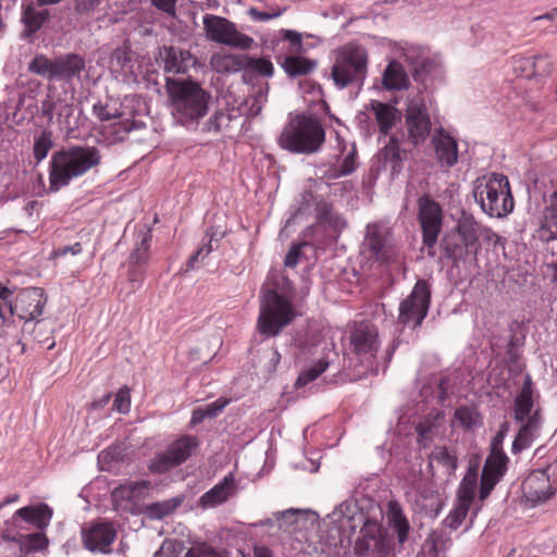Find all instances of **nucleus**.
Masks as SVG:
<instances>
[{"label": "nucleus", "mask_w": 557, "mask_h": 557, "mask_svg": "<svg viewBox=\"0 0 557 557\" xmlns=\"http://www.w3.org/2000/svg\"><path fill=\"white\" fill-rule=\"evenodd\" d=\"M49 17L50 12L47 9H38L34 3L23 4L21 21L24 29L22 37L32 39Z\"/></svg>", "instance_id": "obj_25"}, {"label": "nucleus", "mask_w": 557, "mask_h": 557, "mask_svg": "<svg viewBox=\"0 0 557 557\" xmlns=\"http://www.w3.org/2000/svg\"><path fill=\"white\" fill-rule=\"evenodd\" d=\"M285 11H286V8H278V7L276 9L271 8V10L269 12H262V11L258 10L257 8H250L248 10V14L255 21L265 22V21L273 20V18L281 16Z\"/></svg>", "instance_id": "obj_58"}, {"label": "nucleus", "mask_w": 557, "mask_h": 557, "mask_svg": "<svg viewBox=\"0 0 557 557\" xmlns=\"http://www.w3.org/2000/svg\"><path fill=\"white\" fill-rule=\"evenodd\" d=\"M386 518L388 525L397 535L398 544L401 546L408 540L410 525L397 502L391 500L388 503Z\"/></svg>", "instance_id": "obj_31"}, {"label": "nucleus", "mask_w": 557, "mask_h": 557, "mask_svg": "<svg viewBox=\"0 0 557 557\" xmlns=\"http://www.w3.org/2000/svg\"><path fill=\"white\" fill-rule=\"evenodd\" d=\"M475 201L483 212L492 218L508 215L515 207L508 177L500 173H488L473 182Z\"/></svg>", "instance_id": "obj_5"}, {"label": "nucleus", "mask_w": 557, "mask_h": 557, "mask_svg": "<svg viewBox=\"0 0 557 557\" xmlns=\"http://www.w3.org/2000/svg\"><path fill=\"white\" fill-rule=\"evenodd\" d=\"M523 495L533 506L550 499L556 490L552 487L549 475L545 470L532 471L522 483Z\"/></svg>", "instance_id": "obj_20"}, {"label": "nucleus", "mask_w": 557, "mask_h": 557, "mask_svg": "<svg viewBox=\"0 0 557 557\" xmlns=\"http://www.w3.org/2000/svg\"><path fill=\"white\" fill-rule=\"evenodd\" d=\"M3 537L20 544L25 553L40 552L47 548L49 541L45 533L37 532L32 534L16 533L12 535L8 529L3 532Z\"/></svg>", "instance_id": "obj_33"}, {"label": "nucleus", "mask_w": 557, "mask_h": 557, "mask_svg": "<svg viewBox=\"0 0 557 557\" xmlns=\"http://www.w3.org/2000/svg\"><path fill=\"white\" fill-rule=\"evenodd\" d=\"M366 244L377 261L382 263L397 262L399 249L387 230L376 224L369 225Z\"/></svg>", "instance_id": "obj_15"}, {"label": "nucleus", "mask_w": 557, "mask_h": 557, "mask_svg": "<svg viewBox=\"0 0 557 557\" xmlns=\"http://www.w3.org/2000/svg\"><path fill=\"white\" fill-rule=\"evenodd\" d=\"M127 267V280L133 284H137L138 286L141 285L145 280L147 267L132 263H128Z\"/></svg>", "instance_id": "obj_60"}, {"label": "nucleus", "mask_w": 557, "mask_h": 557, "mask_svg": "<svg viewBox=\"0 0 557 557\" xmlns=\"http://www.w3.org/2000/svg\"><path fill=\"white\" fill-rule=\"evenodd\" d=\"M276 61L290 77L307 75L317 66L315 61L297 54L280 55Z\"/></svg>", "instance_id": "obj_32"}, {"label": "nucleus", "mask_w": 557, "mask_h": 557, "mask_svg": "<svg viewBox=\"0 0 557 557\" xmlns=\"http://www.w3.org/2000/svg\"><path fill=\"white\" fill-rule=\"evenodd\" d=\"M456 233L458 238L466 245L472 255H476L481 245L480 239H492L495 234L493 231L474 220L473 216H462L457 225Z\"/></svg>", "instance_id": "obj_19"}, {"label": "nucleus", "mask_w": 557, "mask_h": 557, "mask_svg": "<svg viewBox=\"0 0 557 557\" xmlns=\"http://www.w3.org/2000/svg\"><path fill=\"white\" fill-rule=\"evenodd\" d=\"M349 343L354 354L361 361H372L381 344L376 326L369 322L356 324L350 333Z\"/></svg>", "instance_id": "obj_14"}, {"label": "nucleus", "mask_w": 557, "mask_h": 557, "mask_svg": "<svg viewBox=\"0 0 557 557\" xmlns=\"http://www.w3.org/2000/svg\"><path fill=\"white\" fill-rule=\"evenodd\" d=\"M151 4L166 15L174 17L176 15V3L178 0H150Z\"/></svg>", "instance_id": "obj_64"}, {"label": "nucleus", "mask_w": 557, "mask_h": 557, "mask_svg": "<svg viewBox=\"0 0 557 557\" xmlns=\"http://www.w3.org/2000/svg\"><path fill=\"white\" fill-rule=\"evenodd\" d=\"M509 458L505 454L502 447H491V453L487 456L484 467L487 468L491 472L499 473V475L504 476L507 472V463Z\"/></svg>", "instance_id": "obj_44"}, {"label": "nucleus", "mask_w": 557, "mask_h": 557, "mask_svg": "<svg viewBox=\"0 0 557 557\" xmlns=\"http://www.w3.org/2000/svg\"><path fill=\"white\" fill-rule=\"evenodd\" d=\"M330 364L331 360L329 359V356L322 357L313 366L300 372L296 381V386L302 387L311 383L312 381L318 379L322 373H324L330 367Z\"/></svg>", "instance_id": "obj_42"}, {"label": "nucleus", "mask_w": 557, "mask_h": 557, "mask_svg": "<svg viewBox=\"0 0 557 557\" xmlns=\"http://www.w3.org/2000/svg\"><path fill=\"white\" fill-rule=\"evenodd\" d=\"M435 157L442 166L451 168L458 161V145L444 129H440L432 138Z\"/></svg>", "instance_id": "obj_22"}, {"label": "nucleus", "mask_w": 557, "mask_h": 557, "mask_svg": "<svg viewBox=\"0 0 557 557\" xmlns=\"http://www.w3.org/2000/svg\"><path fill=\"white\" fill-rule=\"evenodd\" d=\"M228 399L219 398L215 401L202 407V409L207 418H214L223 411V409L228 405Z\"/></svg>", "instance_id": "obj_63"}, {"label": "nucleus", "mask_w": 557, "mask_h": 557, "mask_svg": "<svg viewBox=\"0 0 557 557\" xmlns=\"http://www.w3.org/2000/svg\"><path fill=\"white\" fill-rule=\"evenodd\" d=\"M293 305V284L282 276L262 290L258 330L268 337L277 336L297 317Z\"/></svg>", "instance_id": "obj_1"}, {"label": "nucleus", "mask_w": 557, "mask_h": 557, "mask_svg": "<svg viewBox=\"0 0 557 557\" xmlns=\"http://www.w3.org/2000/svg\"><path fill=\"white\" fill-rule=\"evenodd\" d=\"M383 83L387 89H401L406 84V75L397 62H391L383 75Z\"/></svg>", "instance_id": "obj_43"}, {"label": "nucleus", "mask_w": 557, "mask_h": 557, "mask_svg": "<svg viewBox=\"0 0 557 557\" xmlns=\"http://www.w3.org/2000/svg\"><path fill=\"white\" fill-rule=\"evenodd\" d=\"M430 463H436L443 468L445 475L451 476L458 467V459L446 446H436L430 454Z\"/></svg>", "instance_id": "obj_39"}, {"label": "nucleus", "mask_w": 557, "mask_h": 557, "mask_svg": "<svg viewBox=\"0 0 557 557\" xmlns=\"http://www.w3.org/2000/svg\"><path fill=\"white\" fill-rule=\"evenodd\" d=\"M307 246V243H299L292 246L289 251L287 252L284 264L288 268H294L300 261L302 257V248Z\"/></svg>", "instance_id": "obj_59"}, {"label": "nucleus", "mask_w": 557, "mask_h": 557, "mask_svg": "<svg viewBox=\"0 0 557 557\" xmlns=\"http://www.w3.org/2000/svg\"><path fill=\"white\" fill-rule=\"evenodd\" d=\"M541 59V55L516 58L513 61V71L517 75L531 78L536 75V61Z\"/></svg>", "instance_id": "obj_50"}, {"label": "nucleus", "mask_w": 557, "mask_h": 557, "mask_svg": "<svg viewBox=\"0 0 557 557\" xmlns=\"http://www.w3.org/2000/svg\"><path fill=\"white\" fill-rule=\"evenodd\" d=\"M368 110L373 113L379 132L384 136L388 135L396 122L400 120V112L389 103L371 100Z\"/></svg>", "instance_id": "obj_24"}, {"label": "nucleus", "mask_w": 557, "mask_h": 557, "mask_svg": "<svg viewBox=\"0 0 557 557\" xmlns=\"http://www.w3.org/2000/svg\"><path fill=\"white\" fill-rule=\"evenodd\" d=\"M115 536V530L109 522H97L82 529V543L91 553H110Z\"/></svg>", "instance_id": "obj_18"}, {"label": "nucleus", "mask_w": 557, "mask_h": 557, "mask_svg": "<svg viewBox=\"0 0 557 557\" xmlns=\"http://www.w3.org/2000/svg\"><path fill=\"white\" fill-rule=\"evenodd\" d=\"M165 88L173 117L181 125L198 124L207 115L211 96L198 83L191 79L166 78Z\"/></svg>", "instance_id": "obj_4"}, {"label": "nucleus", "mask_w": 557, "mask_h": 557, "mask_svg": "<svg viewBox=\"0 0 557 557\" xmlns=\"http://www.w3.org/2000/svg\"><path fill=\"white\" fill-rule=\"evenodd\" d=\"M184 557H224L222 552L215 549L207 542L194 543Z\"/></svg>", "instance_id": "obj_56"}, {"label": "nucleus", "mask_w": 557, "mask_h": 557, "mask_svg": "<svg viewBox=\"0 0 557 557\" xmlns=\"http://www.w3.org/2000/svg\"><path fill=\"white\" fill-rule=\"evenodd\" d=\"M113 408L119 412L125 413L131 408V391L127 386L119 389L113 401Z\"/></svg>", "instance_id": "obj_57"}, {"label": "nucleus", "mask_w": 557, "mask_h": 557, "mask_svg": "<svg viewBox=\"0 0 557 557\" xmlns=\"http://www.w3.org/2000/svg\"><path fill=\"white\" fill-rule=\"evenodd\" d=\"M280 37L283 41H287L289 44L288 52L290 54L305 52L302 35L300 33L292 29H281Z\"/></svg>", "instance_id": "obj_55"}, {"label": "nucleus", "mask_w": 557, "mask_h": 557, "mask_svg": "<svg viewBox=\"0 0 557 557\" xmlns=\"http://www.w3.org/2000/svg\"><path fill=\"white\" fill-rule=\"evenodd\" d=\"M132 122L129 120L117 121L109 125L110 133L114 135L115 139L122 140L124 136L131 131Z\"/></svg>", "instance_id": "obj_61"}, {"label": "nucleus", "mask_w": 557, "mask_h": 557, "mask_svg": "<svg viewBox=\"0 0 557 557\" xmlns=\"http://www.w3.org/2000/svg\"><path fill=\"white\" fill-rule=\"evenodd\" d=\"M227 121H230V117L227 114H225L222 111H216L206 123V129L208 132L216 133L221 129L222 124Z\"/></svg>", "instance_id": "obj_62"}, {"label": "nucleus", "mask_w": 557, "mask_h": 557, "mask_svg": "<svg viewBox=\"0 0 557 557\" xmlns=\"http://www.w3.org/2000/svg\"><path fill=\"white\" fill-rule=\"evenodd\" d=\"M101 152L95 146L76 145L54 152L50 160V189L60 190L72 180L85 175L101 163Z\"/></svg>", "instance_id": "obj_3"}, {"label": "nucleus", "mask_w": 557, "mask_h": 557, "mask_svg": "<svg viewBox=\"0 0 557 557\" xmlns=\"http://www.w3.org/2000/svg\"><path fill=\"white\" fill-rule=\"evenodd\" d=\"M520 423L521 426L511 446V451L515 455H518L522 450L531 447L533 442L539 437L540 430L542 426L541 410L535 409L531 417H529L525 421Z\"/></svg>", "instance_id": "obj_21"}, {"label": "nucleus", "mask_w": 557, "mask_h": 557, "mask_svg": "<svg viewBox=\"0 0 557 557\" xmlns=\"http://www.w3.org/2000/svg\"><path fill=\"white\" fill-rule=\"evenodd\" d=\"M22 333L24 336L28 335L37 343L48 344V348L54 346V341L51 337V324L44 319H36L33 322L24 323Z\"/></svg>", "instance_id": "obj_35"}, {"label": "nucleus", "mask_w": 557, "mask_h": 557, "mask_svg": "<svg viewBox=\"0 0 557 557\" xmlns=\"http://www.w3.org/2000/svg\"><path fill=\"white\" fill-rule=\"evenodd\" d=\"M325 140L321 122L313 116L297 115L292 119L278 137L280 146L290 152L314 153Z\"/></svg>", "instance_id": "obj_6"}, {"label": "nucleus", "mask_w": 557, "mask_h": 557, "mask_svg": "<svg viewBox=\"0 0 557 557\" xmlns=\"http://www.w3.org/2000/svg\"><path fill=\"white\" fill-rule=\"evenodd\" d=\"M182 503V497H173L163 502L153 503L148 506V512L152 518L162 519L173 513Z\"/></svg>", "instance_id": "obj_48"}, {"label": "nucleus", "mask_w": 557, "mask_h": 557, "mask_svg": "<svg viewBox=\"0 0 557 557\" xmlns=\"http://www.w3.org/2000/svg\"><path fill=\"white\" fill-rule=\"evenodd\" d=\"M540 238L545 242L557 239V188L549 195L544 209Z\"/></svg>", "instance_id": "obj_30"}, {"label": "nucleus", "mask_w": 557, "mask_h": 557, "mask_svg": "<svg viewBox=\"0 0 557 557\" xmlns=\"http://www.w3.org/2000/svg\"><path fill=\"white\" fill-rule=\"evenodd\" d=\"M53 146L52 134L49 131H44L36 139L34 144V157L37 162L42 161L49 153Z\"/></svg>", "instance_id": "obj_54"}, {"label": "nucleus", "mask_w": 557, "mask_h": 557, "mask_svg": "<svg viewBox=\"0 0 557 557\" xmlns=\"http://www.w3.org/2000/svg\"><path fill=\"white\" fill-rule=\"evenodd\" d=\"M28 70L32 73L42 76L47 79H50V81L57 79L58 78V58L49 59L45 54H37L30 61V63L28 65Z\"/></svg>", "instance_id": "obj_41"}, {"label": "nucleus", "mask_w": 557, "mask_h": 557, "mask_svg": "<svg viewBox=\"0 0 557 557\" xmlns=\"http://www.w3.org/2000/svg\"><path fill=\"white\" fill-rule=\"evenodd\" d=\"M203 29L208 39L233 48L247 50L251 48L253 39L240 33L235 24L225 17L206 14Z\"/></svg>", "instance_id": "obj_9"}, {"label": "nucleus", "mask_w": 557, "mask_h": 557, "mask_svg": "<svg viewBox=\"0 0 557 557\" xmlns=\"http://www.w3.org/2000/svg\"><path fill=\"white\" fill-rule=\"evenodd\" d=\"M408 140L413 146L423 144L431 133V119L425 103L422 100H412L405 114Z\"/></svg>", "instance_id": "obj_13"}, {"label": "nucleus", "mask_w": 557, "mask_h": 557, "mask_svg": "<svg viewBox=\"0 0 557 557\" xmlns=\"http://www.w3.org/2000/svg\"><path fill=\"white\" fill-rule=\"evenodd\" d=\"M199 446L195 435H182L173 441L164 453L158 454L150 462L153 473H165L184 463Z\"/></svg>", "instance_id": "obj_10"}, {"label": "nucleus", "mask_w": 557, "mask_h": 557, "mask_svg": "<svg viewBox=\"0 0 557 557\" xmlns=\"http://www.w3.org/2000/svg\"><path fill=\"white\" fill-rule=\"evenodd\" d=\"M454 423H459L461 428L471 430L481 424V417L474 408L461 406L454 412Z\"/></svg>", "instance_id": "obj_45"}, {"label": "nucleus", "mask_w": 557, "mask_h": 557, "mask_svg": "<svg viewBox=\"0 0 557 557\" xmlns=\"http://www.w3.org/2000/svg\"><path fill=\"white\" fill-rule=\"evenodd\" d=\"M502 478L503 476L499 475V473L491 472L483 466L479 488V498L481 502L485 500L490 496Z\"/></svg>", "instance_id": "obj_51"}, {"label": "nucleus", "mask_w": 557, "mask_h": 557, "mask_svg": "<svg viewBox=\"0 0 557 557\" xmlns=\"http://www.w3.org/2000/svg\"><path fill=\"white\" fill-rule=\"evenodd\" d=\"M357 168V148L355 144L350 145V150L347 156L343 159L342 163L337 169L330 171V178H339L355 172Z\"/></svg>", "instance_id": "obj_49"}, {"label": "nucleus", "mask_w": 557, "mask_h": 557, "mask_svg": "<svg viewBox=\"0 0 557 557\" xmlns=\"http://www.w3.org/2000/svg\"><path fill=\"white\" fill-rule=\"evenodd\" d=\"M368 72L367 49L356 42H348L335 51L332 66L334 84L343 89L348 86L361 87Z\"/></svg>", "instance_id": "obj_7"}, {"label": "nucleus", "mask_w": 557, "mask_h": 557, "mask_svg": "<svg viewBox=\"0 0 557 557\" xmlns=\"http://www.w3.org/2000/svg\"><path fill=\"white\" fill-rule=\"evenodd\" d=\"M47 304L45 292L40 287H29L21 290L15 302L12 304L14 315L24 323L33 322L38 319Z\"/></svg>", "instance_id": "obj_16"}, {"label": "nucleus", "mask_w": 557, "mask_h": 557, "mask_svg": "<svg viewBox=\"0 0 557 557\" xmlns=\"http://www.w3.org/2000/svg\"><path fill=\"white\" fill-rule=\"evenodd\" d=\"M478 469L475 467H469L457 488L456 503L444 520V523L448 528L457 530L466 520L470 507L474 502L478 490Z\"/></svg>", "instance_id": "obj_11"}, {"label": "nucleus", "mask_w": 557, "mask_h": 557, "mask_svg": "<svg viewBox=\"0 0 557 557\" xmlns=\"http://www.w3.org/2000/svg\"><path fill=\"white\" fill-rule=\"evenodd\" d=\"M42 115L48 120H52L54 115H57V123L62 129L71 128L70 119L73 115V107L61 99H55L51 95H48L47 98L41 103Z\"/></svg>", "instance_id": "obj_26"}, {"label": "nucleus", "mask_w": 557, "mask_h": 557, "mask_svg": "<svg viewBox=\"0 0 557 557\" xmlns=\"http://www.w3.org/2000/svg\"><path fill=\"white\" fill-rule=\"evenodd\" d=\"M11 296L12 292L0 286V336L3 334L4 325L14 317L12 302L10 301Z\"/></svg>", "instance_id": "obj_53"}, {"label": "nucleus", "mask_w": 557, "mask_h": 557, "mask_svg": "<svg viewBox=\"0 0 557 557\" xmlns=\"http://www.w3.org/2000/svg\"><path fill=\"white\" fill-rule=\"evenodd\" d=\"M458 237L459 236L455 232L445 235L442 240V247L446 258L453 260L455 264L460 261H465L470 255H472L469 249H466V245Z\"/></svg>", "instance_id": "obj_37"}, {"label": "nucleus", "mask_w": 557, "mask_h": 557, "mask_svg": "<svg viewBox=\"0 0 557 557\" xmlns=\"http://www.w3.org/2000/svg\"><path fill=\"white\" fill-rule=\"evenodd\" d=\"M150 232H140L137 235L135 248L132 250L128 259V263L147 267L150 260V245H151Z\"/></svg>", "instance_id": "obj_40"}, {"label": "nucleus", "mask_w": 557, "mask_h": 557, "mask_svg": "<svg viewBox=\"0 0 557 557\" xmlns=\"http://www.w3.org/2000/svg\"><path fill=\"white\" fill-rule=\"evenodd\" d=\"M381 157L384 162H389L392 164L393 172H399L403 158L398 139L395 136L389 137L388 143L381 150Z\"/></svg>", "instance_id": "obj_46"}, {"label": "nucleus", "mask_w": 557, "mask_h": 557, "mask_svg": "<svg viewBox=\"0 0 557 557\" xmlns=\"http://www.w3.org/2000/svg\"><path fill=\"white\" fill-rule=\"evenodd\" d=\"M236 491L235 480L232 473L206 492L199 499L202 508H214L225 503Z\"/></svg>", "instance_id": "obj_23"}, {"label": "nucleus", "mask_w": 557, "mask_h": 557, "mask_svg": "<svg viewBox=\"0 0 557 557\" xmlns=\"http://www.w3.org/2000/svg\"><path fill=\"white\" fill-rule=\"evenodd\" d=\"M161 58L164 62V71L174 74L185 73L187 70L186 61L190 59V53L174 47H164L161 51Z\"/></svg>", "instance_id": "obj_34"}, {"label": "nucleus", "mask_w": 557, "mask_h": 557, "mask_svg": "<svg viewBox=\"0 0 557 557\" xmlns=\"http://www.w3.org/2000/svg\"><path fill=\"white\" fill-rule=\"evenodd\" d=\"M243 71H250L261 76L271 77L274 73V66L272 62L267 58H252L244 55Z\"/></svg>", "instance_id": "obj_47"}, {"label": "nucleus", "mask_w": 557, "mask_h": 557, "mask_svg": "<svg viewBox=\"0 0 557 557\" xmlns=\"http://www.w3.org/2000/svg\"><path fill=\"white\" fill-rule=\"evenodd\" d=\"M85 70V61L78 54H66L58 58V78L70 81L79 76Z\"/></svg>", "instance_id": "obj_36"}, {"label": "nucleus", "mask_w": 557, "mask_h": 557, "mask_svg": "<svg viewBox=\"0 0 557 557\" xmlns=\"http://www.w3.org/2000/svg\"><path fill=\"white\" fill-rule=\"evenodd\" d=\"M52 509L47 504H39L38 506H25L15 511L12 517L14 522L15 518L34 524L36 528L44 530L46 529L52 518Z\"/></svg>", "instance_id": "obj_28"}, {"label": "nucleus", "mask_w": 557, "mask_h": 557, "mask_svg": "<svg viewBox=\"0 0 557 557\" xmlns=\"http://www.w3.org/2000/svg\"><path fill=\"white\" fill-rule=\"evenodd\" d=\"M354 550L357 557H395L393 537L375 520L368 519L360 529Z\"/></svg>", "instance_id": "obj_8"}, {"label": "nucleus", "mask_w": 557, "mask_h": 557, "mask_svg": "<svg viewBox=\"0 0 557 557\" xmlns=\"http://www.w3.org/2000/svg\"><path fill=\"white\" fill-rule=\"evenodd\" d=\"M101 152L95 146L76 145L54 152L50 160V189L60 190L72 180L85 175L101 163Z\"/></svg>", "instance_id": "obj_2"}, {"label": "nucleus", "mask_w": 557, "mask_h": 557, "mask_svg": "<svg viewBox=\"0 0 557 557\" xmlns=\"http://www.w3.org/2000/svg\"><path fill=\"white\" fill-rule=\"evenodd\" d=\"M430 288L425 281H418L410 293L399 306V322L412 323V327L421 325L428 314L430 305Z\"/></svg>", "instance_id": "obj_12"}, {"label": "nucleus", "mask_w": 557, "mask_h": 557, "mask_svg": "<svg viewBox=\"0 0 557 557\" xmlns=\"http://www.w3.org/2000/svg\"><path fill=\"white\" fill-rule=\"evenodd\" d=\"M502 478L503 476L499 475V473L491 472L483 466L479 488V498L481 502L485 500L490 496Z\"/></svg>", "instance_id": "obj_52"}, {"label": "nucleus", "mask_w": 557, "mask_h": 557, "mask_svg": "<svg viewBox=\"0 0 557 557\" xmlns=\"http://www.w3.org/2000/svg\"><path fill=\"white\" fill-rule=\"evenodd\" d=\"M149 486L150 482L147 480L127 481L112 491V499L116 506H122L124 502H137L145 496Z\"/></svg>", "instance_id": "obj_29"}, {"label": "nucleus", "mask_w": 557, "mask_h": 557, "mask_svg": "<svg viewBox=\"0 0 557 557\" xmlns=\"http://www.w3.org/2000/svg\"><path fill=\"white\" fill-rule=\"evenodd\" d=\"M212 69L218 73H235L244 69V55L214 53L210 59Z\"/></svg>", "instance_id": "obj_38"}, {"label": "nucleus", "mask_w": 557, "mask_h": 557, "mask_svg": "<svg viewBox=\"0 0 557 557\" xmlns=\"http://www.w3.org/2000/svg\"><path fill=\"white\" fill-rule=\"evenodd\" d=\"M418 220L422 231V237L431 243L438 237L443 225L442 207L429 196H422L418 200Z\"/></svg>", "instance_id": "obj_17"}, {"label": "nucleus", "mask_w": 557, "mask_h": 557, "mask_svg": "<svg viewBox=\"0 0 557 557\" xmlns=\"http://www.w3.org/2000/svg\"><path fill=\"white\" fill-rule=\"evenodd\" d=\"M533 400V383L531 376L528 374L524 377L523 384L515 398L513 418L517 422H523L533 414L535 410Z\"/></svg>", "instance_id": "obj_27"}]
</instances>
